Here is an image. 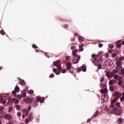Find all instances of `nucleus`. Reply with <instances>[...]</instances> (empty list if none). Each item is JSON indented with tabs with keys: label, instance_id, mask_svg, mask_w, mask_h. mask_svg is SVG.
Returning a JSON list of instances; mask_svg holds the SVG:
<instances>
[{
	"label": "nucleus",
	"instance_id": "nucleus-1",
	"mask_svg": "<svg viewBox=\"0 0 124 124\" xmlns=\"http://www.w3.org/2000/svg\"><path fill=\"white\" fill-rule=\"evenodd\" d=\"M101 88H104V89H101L100 90L101 93H103V94L101 96V99L102 100H103L102 102H106V101H108V100H109V96H108V94L107 93L108 90L106 89V85H104V86L101 85Z\"/></svg>",
	"mask_w": 124,
	"mask_h": 124
},
{
	"label": "nucleus",
	"instance_id": "nucleus-2",
	"mask_svg": "<svg viewBox=\"0 0 124 124\" xmlns=\"http://www.w3.org/2000/svg\"><path fill=\"white\" fill-rule=\"evenodd\" d=\"M53 64L56 67H58L57 69L53 68V71L56 75H60L61 74L60 71H62V66L61 65V61L57 60L54 62H53Z\"/></svg>",
	"mask_w": 124,
	"mask_h": 124
},
{
	"label": "nucleus",
	"instance_id": "nucleus-3",
	"mask_svg": "<svg viewBox=\"0 0 124 124\" xmlns=\"http://www.w3.org/2000/svg\"><path fill=\"white\" fill-rule=\"evenodd\" d=\"M91 57L93 58V60H92V62L95 65H100V62H102V59L99 56L93 54L91 55Z\"/></svg>",
	"mask_w": 124,
	"mask_h": 124
},
{
	"label": "nucleus",
	"instance_id": "nucleus-4",
	"mask_svg": "<svg viewBox=\"0 0 124 124\" xmlns=\"http://www.w3.org/2000/svg\"><path fill=\"white\" fill-rule=\"evenodd\" d=\"M82 70L83 72H86L87 71V67L86 66V65H83L81 67L78 68L77 69L78 73H79V72H80V71H82Z\"/></svg>",
	"mask_w": 124,
	"mask_h": 124
},
{
	"label": "nucleus",
	"instance_id": "nucleus-5",
	"mask_svg": "<svg viewBox=\"0 0 124 124\" xmlns=\"http://www.w3.org/2000/svg\"><path fill=\"white\" fill-rule=\"evenodd\" d=\"M0 102L4 105L6 103V101H5V97L3 96V95H0Z\"/></svg>",
	"mask_w": 124,
	"mask_h": 124
},
{
	"label": "nucleus",
	"instance_id": "nucleus-6",
	"mask_svg": "<svg viewBox=\"0 0 124 124\" xmlns=\"http://www.w3.org/2000/svg\"><path fill=\"white\" fill-rule=\"evenodd\" d=\"M73 63H78V62H79V60H80V58L73 57Z\"/></svg>",
	"mask_w": 124,
	"mask_h": 124
},
{
	"label": "nucleus",
	"instance_id": "nucleus-7",
	"mask_svg": "<svg viewBox=\"0 0 124 124\" xmlns=\"http://www.w3.org/2000/svg\"><path fill=\"white\" fill-rule=\"evenodd\" d=\"M106 76L108 78V79H111L113 77V73H110V71H108L106 74Z\"/></svg>",
	"mask_w": 124,
	"mask_h": 124
},
{
	"label": "nucleus",
	"instance_id": "nucleus-8",
	"mask_svg": "<svg viewBox=\"0 0 124 124\" xmlns=\"http://www.w3.org/2000/svg\"><path fill=\"white\" fill-rule=\"evenodd\" d=\"M117 99L116 98H114L111 101V105L109 106L110 108H113L114 107V104L117 101Z\"/></svg>",
	"mask_w": 124,
	"mask_h": 124
},
{
	"label": "nucleus",
	"instance_id": "nucleus-9",
	"mask_svg": "<svg viewBox=\"0 0 124 124\" xmlns=\"http://www.w3.org/2000/svg\"><path fill=\"white\" fill-rule=\"evenodd\" d=\"M77 52H78V49H75L73 51V57H76L77 58H80V56L79 55H77V54L76 53Z\"/></svg>",
	"mask_w": 124,
	"mask_h": 124
},
{
	"label": "nucleus",
	"instance_id": "nucleus-10",
	"mask_svg": "<svg viewBox=\"0 0 124 124\" xmlns=\"http://www.w3.org/2000/svg\"><path fill=\"white\" fill-rule=\"evenodd\" d=\"M115 98L116 99H117L119 98V97H121V96L122 95V93H120L119 92H115Z\"/></svg>",
	"mask_w": 124,
	"mask_h": 124
},
{
	"label": "nucleus",
	"instance_id": "nucleus-11",
	"mask_svg": "<svg viewBox=\"0 0 124 124\" xmlns=\"http://www.w3.org/2000/svg\"><path fill=\"white\" fill-rule=\"evenodd\" d=\"M36 100V101H40V103H43V102H44V99H41V97L40 96H37Z\"/></svg>",
	"mask_w": 124,
	"mask_h": 124
},
{
	"label": "nucleus",
	"instance_id": "nucleus-12",
	"mask_svg": "<svg viewBox=\"0 0 124 124\" xmlns=\"http://www.w3.org/2000/svg\"><path fill=\"white\" fill-rule=\"evenodd\" d=\"M23 113L25 114L26 117H28V116H29V113H30V111H28L27 108H25L23 109Z\"/></svg>",
	"mask_w": 124,
	"mask_h": 124
},
{
	"label": "nucleus",
	"instance_id": "nucleus-13",
	"mask_svg": "<svg viewBox=\"0 0 124 124\" xmlns=\"http://www.w3.org/2000/svg\"><path fill=\"white\" fill-rule=\"evenodd\" d=\"M79 49H78V51H80V52H83L84 51V44H81L79 46Z\"/></svg>",
	"mask_w": 124,
	"mask_h": 124
},
{
	"label": "nucleus",
	"instance_id": "nucleus-14",
	"mask_svg": "<svg viewBox=\"0 0 124 124\" xmlns=\"http://www.w3.org/2000/svg\"><path fill=\"white\" fill-rule=\"evenodd\" d=\"M115 89H117V86L114 85L110 86L109 87V91H110V92H114V90H115Z\"/></svg>",
	"mask_w": 124,
	"mask_h": 124
},
{
	"label": "nucleus",
	"instance_id": "nucleus-15",
	"mask_svg": "<svg viewBox=\"0 0 124 124\" xmlns=\"http://www.w3.org/2000/svg\"><path fill=\"white\" fill-rule=\"evenodd\" d=\"M66 65H67L66 70H69V69L71 68V66H72V64L70 62H68Z\"/></svg>",
	"mask_w": 124,
	"mask_h": 124
},
{
	"label": "nucleus",
	"instance_id": "nucleus-16",
	"mask_svg": "<svg viewBox=\"0 0 124 124\" xmlns=\"http://www.w3.org/2000/svg\"><path fill=\"white\" fill-rule=\"evenodd\" d=\"M114 79H115L116 80H118L119 79H123V78L122 77H119V75H115L113 77Z\"/></svg>",
	"mask_w": 124,
	"mask_h": 124
},
{
	"label": "nucleus",
	"instance_id": "nucleus-17",
	"mask_svg": "<svg viewBox=\"0 0 124 124\" xmlns=\"http://www.w3.org/2000/svg\"><path fill=\"white\" fill-rule=\"evenodd\" d=\"M28 118L31 120L32 121L33 119V112H31L29 114Z\"/></svg>",
	"mask_w": 124,
	"mask_h": 124
},
{
	"label": "nucleus",
	"instance_id": "nucleus-18",
	"mask_svg": "<svg viewBox=\"0 0 124 124\" xmlns=\"http://www.w3.org/2000/svg\"><path fill=\"white\" fill-rule=\"evenodd\" d=\"M123 64V62H122V61H118L116 62V65H118L120 67H122V65Z\"/></svg>",
	"mask_w": 124,
	"mask_h": 124
},
{
	"label": "nucleus",
	"instance_id": "nucleus-19",
	"mask_svg": "<svg viewBox=\"0 0 124 124\" xmlns=\"http://www.w3.org/2000/svg\"><path fill=\"white\" fill-rule=\"evenodd\" d=\"M12 100L13 101L14 103H15V104H18V103H19V100H18V99L14 98L12 99Z\"/></svg>",
	"mask_w": 124,
	"mask_h": 124
},
{
	"label": "nucleus",
	"instance_id": "nucleus-20",
	"mask_svg": "<svg viewBox=\"0 0 124 124\" xmlns=\"http://www.w3.org/2000/svg\"><path fill=\"white\" fill-rule=\"evenodd\" d=\"M118 124H124V119L122 118H119L118 120Z\"/></svg>",
	"mask_w": 124,
	"mask_h": 124
},
{
	"label": "nucleus",
	"instance_id": "nucleus-21",
	"mask_svg": "<svg viewBox=\"0 0 124 124\" xmlns=\"http://www.w3.org/2000/svg\"><path fill=\"white\" fill-rule=\"evenodd\" d=\"M19 84H20V85H22V86H24V85H26V83L25 82V80H24L23 79H20L19 80Z\"/></svg>",
	"mask_w": 124,
	"mask_h": 124
},
{
	"label": "nucleus",
	"instance_id": "nucleus-22",
	"mask_svg": "<svg viewBox=\"0 0 124 124\" xmlns=\"http://www.w3.org/2000/svg\"><path fill=\"white\" fill-rule=\"evenodd\" d=\"M78 39L80 42H82V41H84V40H85V38H84L81 36H78Z\"/></svg>",
	"mask_w": 124,
	"mask_h": 124
},
{
	"label": "nucleus",
	"instance_id": "nucleus-23",
	"mask_svg": "<svg viewBox=\"0 0 124 124\" xmlns=\"http://www.w3.org/2000/svg\"><path fill=\"white\" fill-rule=\"evenodd\" d=\"M118 112V108H114L112 110H111V113L113 114H114V113H117Z\"/></svg>",
	"mask_w": 124,
	"mask_h": 124
},
{
	"label": "nucleus",
	"instance_id": "nucleus-24",
	"mask_svg": "<svg viewBox=\"0 0 124 124\" xmlns=\"http://www.w3.org/2000/svg\"><path fill=\"white\" fill-rule=\"evenodd\" d=\"M5 118L6 119H8V120H9L10 119H12V116H11V115H10V114H7L5 116Z\"/></svg>",
	"mask_w": 124,
	"mask_h": 124
},
{
	"label": "nucleus",
	"instance_id": "nucleus-25",
	"mask_svg": "<svg viewBox=\"0 0 124 124\" xmlns=\"http://www.w3.org/2000/svg\"><path fill=\"white\" fill-rule=\"evenodd\" d=\"M15 91H16V93H19V92H20V88L18 85H16Z\"/></svg>",
	"mask_w": 124,
	"mask_h": 124
},
{
	"label": "nucleus",
	"instance_id": "nucleus-26",
	"mask_svg": "<svg viewBox=\"0 0 124 124\" xmlns=\"http://www.w3.org/2000/svg\"><path fill=\"white\" fill-rule=\"evenodd\" d=\"M114 83H116V81H115L114 79H111L109 81V85H113V84H114Z\"/></svg>",
	"mask_w": 124,
	"mask_h": 124
},
{
	"label": "nucleus",
	"instance_id": "nucleus-27",
	"mask_svg": "<svg viewBox=\"0 0 124 124\" xmlns=\"http://www.w3.org/2000/svg\"><path fill=\"white\" fill-rule=\"evenodd\" d=\"M30 122H31V119H30L29 117H28V118H27L26 119V120H25L26 124H28Z\"/></svg>",
	"mask_w": 124,
	"mask_h": 124
},
{
	"label": "nucleus",
	"instance_id": "nucleus-28",
	"mask_svg": "<svg viewBox=\"0 0 124 124\" xmlns=\"http://www.w3.org/2000/svg\"><path fill=\"white\" fill-rule=\"evenodd\" d=\"M108 47L110 49H114V44H108Z\"/></svg>",
	"mask_w": 124,
	"mask_h": 124
},
{
	"label": "nucleus",
	"instance_id": "nucleus-29",
	"mask_svg": "<svg viewBox=\"0 0 124 124\" xmlns=\"http://www.w3.org/2000/svg\"><path fill=\"white\" fill-rule=\"evenodd\" d=\"M33 107H34V108H36V107H37V106H38V103L36 102H35L34 103V104L33 105Z\"/></svg>",
	"mask_w": 124,
	"mask_h": 124
},
{
	"label": "nucleus",
	"instance_id": "nucleus-30",
	"mask_svg": "<svg viewBox=\"0 0 124 124\" xmlns=\"http://www.w3.org/2000/svg\"><path fill=\"white\" fill-rule=\"evenodd\" d=\"M69 27V25H68V24H65V25L63 26L64 29H66V30H67V29H68Z\"/></svg>",
	"mask_w": 124,
	"mask_h": 124
},
{
	"label": "nucleus",
	"instance_id": "nucleus-31",
	"mask_svg": "<svg viewBox=\"0 0 124 124\" xmlns=\"http://www.w3.org/2000/svg\"><path fill=\"white\" fill-rule=\"evenodd\" d=\"M16 110H20L21 109V106L20 105H17L16 107Z\"/></svg>",
	"mask_w": 124,
	"mask_h": 124
},
{
	"label": "nucleus",
	"instance_id": "nucleus-32",
	"mask_svg": "<svg viewBox=\"0 0 124 124\" xmlns=\"http://www.w3.org/2000/svg\"><path fill=\"white\" fill-rule=\"evenodd\" d=\"M65 59L67 61H70V60H71V57H70V56H67L65 57Z\"/></svg>",
	"mask_w": 124,
	"mask_h": 124
},
{
	"label": "nucleus",
	"instance_id": "nucleus-33",
	"mask_svg": "<svg viewBox=\"0 0 124 124\" xmlns=\"http://www.w3.org/2000/svg\"><path fill=\"white\" fill-rule=\"evenodd\" d=\"M16 97L17 98H18V99H21V98H22V96L21 94H17Z\"/></svg>",
	"mask_w": 124,
	"mask_h": 124
},
{
	"label": "nucleus",
	"instance_id": "nucleus-34",
	"mask_svg": "<svg viewBox=\"0 0 124 124\" xmlns=\"http://www.w3.org/2000/svg\"><path fill=\"white\" fill-rule=\"evenodd\" d=\"M122 67H120V66L116 65V69H118V70H120V69H121V68H122Z\"/></svg>",
	"mask_w": 124,
	"mask_h": 124
},
{
	"label": "nucleus",
	"instance_id": "nucleus-35",
	"mask_svg": "<svg viewBox=\"0 0 124 124\" xmlns=\"http://www.w3.org/2000/svg\"><path fill=\"white\" fill-rule=\"evenodd\" d=\"M32 47L33 48H34V49H37V48H38V47H37V46H36L35 45V44H33V45L32 46Z\"/></svg>",
	"mask_w": 124,
	"mask_h": 124
},
{
	"label": "nucleus",
	"instance_id": "nucleus-36",
	"mask_svg": "<svg viewBox=\"0 0 124 124\" xmlns=\"http://www.w3.org/2000/svg\"><path fill=\"white\" fill-rule=\"evenodd\" d=\"M28 93L31 94H32V93H33V90H30L28 91Z\"/></svg>",
	"mask_w": 124,
	"mask_h": 124
},
{
	"label": "nucleus",
	"instance_id": "nucleus-37",
	"mask_svg": "<svg viewBox=\"0 0 124 124\" xmlns=\"http://www.w3.org/2000/svg\"><path fill=\"white\" fill-rule=\"evenodd\" d=\"M119 71L117 70H114L113 71V73H114V74H117V73H118Z\"/></svg>",
	"mask_w": 124,
	"mask_h": 124
},
{
	"label": "nucleus",
	"instance_id": "nucleus-38",
	"mask_svg": "<svg viewBox=\"0 0 124 124\" xmlns=\"http://www.w3.org/2000/svg\"><path fill=\"white\" fill-rule=\"evenodd\" d=\"M108 54H112V53H113V50L111 49H109L108 50Z\"/></svg>",
	"mask_w": 124,
	"mask_h": 124
},
{
	"label": "nucleus",
	"instance_id": "nucleus-39",
	"mask_svg": "<svg viewBox=\"0 0 124 124\" xmlns=\"http://www.w3.org/2000/svg\"><path fill=\"white\" fill-rule=\"evenodd\" d=\"M26 93H22V94H21V98L22 97H23V98H24L25 96H26Z\"/></svg>",
	"mask_w": 124,
	"mask_h": 124
},
{
	"label": "nucleus",
	"instance_id": "nucleus-40",
	"mask_svg": "<svg viewBox=\"0 0 124 124\" xmlns=\"http://www.w3.org/2000/svg\"><path fill=\"white\" fill-rule=\"evenodd\" d=\"M122 45L121 44L116 45V48H121Z\"/></svg>",
	"mask_w": 124,
	"mask_h": 124
},
{
	"label": "nucleus",
	"instance_id": "nucleus-41",
	"mask_svg": "<svg viewBox=\"0 0 124 124\" xmlns=\"http://www.w3.org/2000/svg\"><path fill=\"white\" fill-rule=\"evenodd\" d=\"M123 60H124V57H121L119 58L118 61H120V62H122Z\"/></svg>",
	"mask_w": 124,
	"mask_h": 124
},
{
	"label": "nucleus",
	"instance_id": "nucleus-42",
	"mask_svg": "<svg viewBox=\"0 0 124 124\" xmlns=\"http://www.w3.org/2000/svg\"><path fill=\"white\" fill-rule=\"evenodd\" d=\"M121 71L122 75L124 74V68L121 69Z\"/></svg>",
	"mask_w": 124,
	"mask_h": 124
},
{
	"label": "nucleus",
	"instance_id": "nucleus-43",
	"mask_svg": "<svg viewBox=\"0 0 124 124\" xmlns=\"http://www.w3.org/2000/svg\"><path fill=\"white\" fill-rule=\"evenodd\" d=\"M116 56H117V54H116V53H113L111 55V57L112 58H115V57H116Z\"/></svg>",
	"mask_w": 124,
	"mask_h": 124
},
{
	"label": "nucleus",
	"instance_id": "nucleus-44",
	"mask_svg": "<svg viewBox=\"0 0 124 124\" xmlns=\"http://www.w3.org/2000/svg\"><path fill=\"white\" fill-rule=\"evenodd\" d=\"M12 110H13V107H10L9 108V110H8V112H11V111H12Z\"/></svg>",
	"mask_w": 124,
	"mask_h": 124
},
{
	"label": "nucleus",
	"instance_id": "nucleus-45",
	"mask_svg": "<svg viewBox=\"0 0 124 124\" xmlns=\"http://www.w3.org/2000/svg\"><path fill=\"white\" fill-rule=\"evenodd\" d=\"M17 92L16 91V90H15V91H13L12 92V93L13 94H16V93H17Z\"/></svg>",
	"mask_w": 124,
	"mask_h": 124
},
{
	"label": "nucleus",
	"instance_id": "nucleus-46",
	"mask_svg": "<svg viewBox=\"0 0 124 124\" xmlns=\"http://www.w3.org/2000/svg\"><path fill=\"white\" fill-rule=\"evenodd\" d=\"M0 33L2 35H4L5 34V32L4 31H0Z\"/></svg>",
	"mask_w": 124,
	"mask_h": 124
},
{
	"label": "nucleus",
	"instance_id": "nucleus-47",
	"mask_svg": "<svg viewBox=\"0 0 124 124\" xmlns=\"http://www.w3.org/2000/svg\"><path fill=\"white\" fill-rule=\"evenodd\" d=\"M104 81V78L103 77H102L101 78H100V82H102L103 81Z\"/></svg>",
	"mask_w": 124,
	"mask_h": 124
},
{
	"label": "nucleus",
	"instance_id": "nucleus-48",
	"mask_svg": "<svg viewBox=\"0 0 124 124\" xmlns=\"http://www.w3.org/2000/svg\"><path fill=\"white\" fill-rule=\"evenodd\" d=\"M66 72V70L65 69H63L62 71V73H63V74L65 73Z\"/></svg>",
	"mask_w": 124,
	"mask_h": 124
},
{
	"label": "nucleus",
	"instance_id": "nucleus-49",
	"mask_svg": "<svg viewBox=\"0 0 124 124\" xmlns=\"http://www.w3.org/2000/svg\"><path fill=\"white\" fill-rule=\"evenodd\" d=\"M98 46L100 48H101V47H102L103 46V44H98Z\"/></svg>",
	"mask_w": 124,
	"mask_h": 124
},
{
	"label": "nucleus",
	"instance_id": "nucleus-50",
	"mask_svg": "<svg viewBox=\"0 0 124 124\" xmlns=\"http://www.w3.org/2000/svg\"><path fill=\"white\" fill-rule=\"evenodd\" d=\"M53 77H55V76L53 74H51L50 75L49 78H53Z\"/></svg>",
	"mask_w": 124,
	"mask_h": 124
},
{
	"label": "nucleus",
	"instance_id": "nucleus-51",
	"mask_svg": "<svg viewBox=\"0 0 124 124\" xmlns=\"http://www.w3.org/2000/svg\"><path fill=\"white\" fill-rule=\"evenodd\" d=\"M120 100H121V101H124V96H122V97L120 98Z\"/></svg>",
	"mask_w": 124,
	"mask_h": 124
},
{
	"label": "nucleus",
	"instance_id": "nucleus-52",
	"mask_svg": "<svg viewBox=\"0 0 124 124\" xmlns=\"http://www.w3.org/2000/svg\"><path fill=\"white\" fill-rule=\"evenodd\" d=\"M76 48V46H72L71 47V49L72 50H74V49H75Z\"/></svg>",
	"mask_w": 124,
	"mask_h": 124
},
{
	"label": "nucleus",
	"instance_id": "nucleus-53",
	"mask_svg": "<svg viewBox=\"0 0 124 124\" xmlns=\"http://www.w3.org/2000/svg\"><path fill=\"white\" fill-rule=\"evenodd\" d=\"M31 106H30L29 108H28V109L27 110V111H31Z\"/></svg>",
	"mask_w": 124,
	"mask_h": 124
},
{
	"label": "nucleus",
	"instance_id": "nucleus-54",
	"mask_svg": "<svg viewBox=\"0 0 124 124\" xmlns=\"http://www.w3.org/2000/svg\"><path fill=\"white\" fill-rule=\"evenodd\" d=\"M119 80V82L118 84L119 85H122V81L121 79H118Z\"/></svg>",
	"mask_w": 124,
	"mask_h": 124
},
{
	"label": "nucleus",
	"instance_id": "nucleus-55",
	"mask_svg": "<svg viewBox=\"0 0 124 124\" xmlns=\"http://www.w3.org/2000/svg\"><path fill=\"white\" fill-rule=\"evenodd\" d=\"M17 115L18 117H20V116H21V112H17Z\"/></svg>",
	"mask_w": 124,
	"mask_h": 124
},
{
	"label": "nucleus",
	"instance_id": "nucleus-56",
	"mask_svg": "<svg viewBox=\"0 0 124 124\" xmlns=\"http://www.w3.org/2000/svg\"><path fill=\"white\" fill-rule=\"evenodd\" d=\"M22 118L23 119H25V118H26V115L25 114V113L22 114Z\"/></svg>",
	"mask_w": 124,
	"mask_h": 124
},
{
	"label": "nucleus",
	"instance_id": "nucleus-57",
	"mask_svg": "<svg viewBox=\"0 0 124 124\" xmlns=\"http://www.w3.org/2000/svg\"><path fill=\"white\" fill-rule=\"evenodd\" d=\"M71 41H75V38L73 37L71 39Z\"/></svg>",
	"mask_w": 124,
	"mask_h": 124
},
{
	"label": "nucleus",
	"instance_id": "nucleus-58",
	"mask_svg": "<svg viewBox=\"0 0 124 124\" xmlns=\"http://www.w3.org/2000/svg\"><path fill=\"white\" fill-rule=\"evenodd\" d=\"M116 105L117 107H119L120 106V103H116Z\"/></svg>",
	"mask_w": 124,
	"mask_h": 124
},
{
	"label": "nucleus",
	"instance_id": "nucleus-59",
	"mask_svg": "<svg viewBox=\"0 0 124 124\" xmlns=\"http://www.w3.org/2000/svg\"><path fill=\"white\" fill-rule=\"evenodd\" d=\"M3 108H4L3 107H1L0 108V111H2V110H3Z\"/></svg>",
	"mask_w": 124,
	"mask_h": 124
},
{
	"label": "nucleus",
	"instance_id": "nucleus-60",
	"mask_svg": "<svg viewBox=\"0 0 124 124\" xmlns=\"http://www.w3.org/2000/svg\"><path fill=\"white\" fill-rule=\"evenodd\" d=\"M91 121H92V119H89L88 120H87V123H90V122H91Z\"/></svg>",
	"mask_w": 124,
	"mask_h": 124
},
{
	"label": "nucleus",
	"instance_id": "nucleus-61",
	"mask_svg": "<svg viewBox=\"0 0 124 124\" xmlns=\"http://www.w3.org/2000/svg\"><path fill=\"white\" fill-rule=\"evenodd\" d=\"M97 115H96L95 113L93 115L92 119H93V118H95V116H96Z\"/></svg>",
	"mask_w": 124,
	"mask_h": 124
},
{
	"label": "nucleus",
	"instance_id": "nucleus-62",
	"mask_svg": "<svg viewBox=\"0 0 124 124\" xmlns=\"http://www.w3.org/2000/svg\"><path fill=\"white\" fill-rule=\"evenodd\" d=\"M95 114L97 116V115H98V111H96Z\"/></svg>",
	"mask_w": 124,
	"mask_h": 124
},
{
	"label": "nucleus",
	"instance_id": "nucleus-63",
	"mask_svg": "<svg viewBox=\"0 0 124 124\" xmlns=\"http://www.w3.org/2000/svg\"><path fill=\"white\" fill-rule=\"evenodd\" d=\"M103 54V52H100L99 53V55H102Z\"/></svg>",
	"mask_w": 124,
	"mask_h": 124
},
{
	"label": "nucleus",
	"instance_id": "nucleus-64",
	"mask_svg": "<svg viewBox=\"0 0 124 124\" xmlns=\"http://www.w3.org/2000/svg\"><path fill=\"white\" fill-rule=\"evenodd\" d=\"M122 44L123 45H124V41H122Z\"/></svg>",
	"mask_w": 124,
	"mask_h": 124
}]
</instances>
